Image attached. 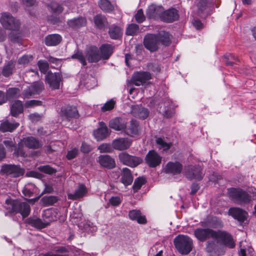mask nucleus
Segmentation results:
<instances>
[{
	"label": "nucleus",
	"instance_id": "nucleus-1",
	"mask_svg": "<svg viewBox=\"0 0 256 256\" xmlns=\"http://www.w3.org/2000/svg\"><path fill=\"white\" fill-rule=\"evenodd\" d=\"M196 237L201 242H204L212 238L213 239H218L221 242L227 247L232 248L235 246L232 236L224 230H214L209 228H198L194 232Z\"/></svg>",
	"mask_w": 256,
	"mask_h": 256
},
{
	"label": "nucleus",
	"instance_id": "nucleus-2",
	"mask_svg": "<svg viewBox=\"0 0 256 256\" xmlns=\"http://www.w3.org/2000/svg\"><path fill=\"white\" fill-rule=\"evenodd\" d=\"M6 202L8 204L6 209L10 213H20L23 218L27 217L30 214V206L26 202L6 200Z\"/></svg>",
	"mask_w": 256,
	"mask_h": 256
},
{
	"label": "nucleus",
	"instance_id": "nucleus-3",
	"mask_svg": "<svg viewBox=\"0 0 256 256\" xmlns=\"http://www.w3.org/2000/svg\"><path fill=\"white\" fill-rule=\"evenodd\" d=\"M174 244L176 250L182 254H188L192 250V240L186 236L179 235L176 236Z\"/></svg>",
	"mask_w": 256,
	"mask_h": 256
},
{
	"label": "nucleus",
	"instance_id": "nucleus-4",
	"mask_svg": "<svg viewBox=\"0 0 256 256\" xmlns=\"http://www.w3.org/2000/svg\"><path fill=\"white\" fill-rule=\"evenodd\" d=\"M44 89L43 82L38 81L24 88L22 92V96L24 98H30L34 95L40 94Z\"/></svg>",
	"mask_w": 256,
	"mask_h": 256
},
{
	"label": "nucleus",
	"instance_id": "nucleus-5",
	"mask_svg": "<svg viewBox=\"0 0 256 256\" xmlns=\"http://www.w3.org/2000/svg\"><path fill=\"white\" fill-rule=\"evenodd\" d=\"M0 22L4 28L12 31L18 30L20 27L19 20L16 19L8 12L2 14Z\"/></svg>",
	"mask_w": 256,
	"mask_h": 256
},
{
	"label": "nucleus",
	"instance_id": "nucleus-6",
	"mask_svg": "<svg viewBox=\"0 0 256 256\" xmlns=\"http://www.w3.org/2000/svg\"><path fill=\"white\" fill-rule=\"evenodd\" d=\"M228 192L230 196L238 204H248L251 200V196L242 189L231 188Z\"/></svg>",
	"mask_w": 256,
	"mask_h": 256
},
{
	"label": "nucleus",
	"instance_id": "nucleus-7",
	"mask_svg": "<svg viewBox=\"0 0 256 256\" xmlns=\"http://www.w3.org/2000/svg\"><path fill=\"white\" fill-rule=\"evenodd\" d=\"M120 162L129 166L134 168L142 162V159L138 156H131L126 152H120L118 154Z\"/></svg>",
	"mask_w": 256,
	"mask_h": 256
},
{
	"label": "nucleus",
	"instance_id": "nucleus-8",
	"mask_svg": "<svg viewBox=\"0 0 256 256\" xmlns=\"http://www.w3.org/2000/svg\"><path fill=\"white\" fill-rule=\"evenodd\" d=\"M151 78V74L148 72H137L133 74L131 81L136 86H140L148 84Z\"/></svg>",
	"mask_w": 256,
	"mask_h": 256
},
{
	"label": "nucleus",
	"instance_id": "nucleus-9",
	"mask_svg": "<svg viewBox=\"0 0 256 256\" xmlns=\"http://www.w3.org/2000/svg\"><path fill=\"white\" fill-rule=\"evenodd\" d=\"M1 172L12 178H18L24 174V170L18 165L4 164L2 166Z\"/></svg>",
	"mask_w": 256,
	"mask_h": 256
},
{
	"label": "nucleus",
	"instance_id": "nucleus-10",
	"mask_svg": "<svg viewBox=\"0 0 256 256\" xmlns=\"http://www.w3.org/2000/svg\"><path fill=\"white\" fill-rule=\"evenodd\" d=\"M185 175L189 180L195 179L198 180L203 178L204 173L199 165L188 166L185 168Z\"/></svg>",
	"mask_w": 256,
	"mask_h": 256
},
{
	"label": "nucleus",
	"instance_id": "nucleus-11",
	"mask_svg": "<svg viewBox=\"0 0 256 256\" xmlns=\"http://www.w3.org/2000/svg\"><path fill=\"white\" fill-rule=\"evenodd\" d=\"M160 44L156 34H147L144 38V46L150 52L156 51L158 48Z\"/></svg>",
	"mask_w": 256,
	"mask_h": 256
},
{
	"label": "nucleus",
	"instance_id": "nucleus-12",
	"mask_svg": "<svg viewBox=\"0 0 256 256\" xmlns=\"http://www.w3.org/2000/svg\"><path fill=\"white\" fill-rule=\"evenodd\" d=\"M214 240L208 242L206 250L210 256H219L220 254L221 246H226L222 244L220 240Z\"/></svg>",
	"mask_w": 256,
	"mask_h": 256
},
{
	"label": "nucleus",
	"instance_id": "nucleus-13",
	"mask_svg": "<svg viewBox=\"0 0 256 256\" xmlns=\"http://www.w3.org/2000/svg\"><path fill=\"white\" fill-rule=\"evenodd\" d=\"M162 157L155 150H150L145 157L146 163L150 168H156L162 162Z\"/></svg>",
	"mask_w": 256,
	"mask_h": 256
},
{
	"label": "nucleus",
	"instance_id": "nucleus-14",
	"mask_svg": "<svg viewBox=\"0 0 256 256\" xmlns=\"http://www.w3.org/2000/svg\"><path fill=\"white\" fill-rule=\"evenodd\" d=\"M164 8L161 6L154 4H150L147 8L146 15L148 18L162 20L164 12Z\"/></svg>",
	"mask_w": 256,
	"mask_h": 256
},
{
	"label": "nucleus",
	"instance_id": "nucleus-15",
	"mask_svg": "<svg viewBox=\"0 0 256 256\" xmlns=\"http://www.w3.org/2000/svg\"><path fill=\"white\" fill-rule=\"evenodd\" d=\"M46 82L52 90L60 88V82L62 80V76L60 72L52 73L49 72L46 77Z\"/></svg>",
	"mask_w": 256,
	"mask_h": 256
},
{
	"label": "nucleus",
	"instance_id": "nucleus-16",
	"mask_svg": "<svg viewBox=\"0 0 256 256\" xmlns=\"http://www.w3.org/2000/svg\"><path fill=\"white\" fill-rule=\"evenodd\" d=\"M85 56L90 63L97 62L102 60L98 48L96 46H90L85 51Z\"/></svg>",
	"mask_w": 256,
	"mask_h": 256
},
{
	"label": "nucleus",
	"instance_id": "nucleus-17",
	"mask_svg": "<svg viewBox=\"0 0 256 256\" xmlns=\"http://www.w3.org/2000/svg\"><path fill=\"white\" fill-rule=\"evenodd\" d=\"M62 116L64 119L70 121L72 119L78 118L80 114L76 107L68 106L62 109Z\"/></svg>",
	"mask_w": 256,
	"mask_h": 256
},
{
	"label": "nucleus",
	"instance_id": "nucleus-18",
	"mask_svg": "<svg viewBox=\"0 0 256 256\" xmlns=\"http://www.w3.org/2000/svg\"><path fill=\"white\" fill-rule=\"evenodd\" d=\"M132 144V141L128 138H120L114 139L112 142V147L118 150H128Z\"/></svg>",
	"mask_w": 256,
	"mask_h": 256
},
{
	"label": "nucleus",
	"instance_id": "nucleus-19",
	"mask_svg": "<svg viewBox=\"0 0 256 256\" xmlns=\"http://www.w3.org/2000/svg\"><path fill=\"white\" fill-rule=\"evenodd\" d=\"M21 142L22 144L30 149H38L41 148L42 144L36 138L32 136H29L24 138Z\"/></svg>",
	"mask_w": 256,
	"mask_h": 256
},
{
	"label": "nucleus",
	"instance_id": "nucleus-20",
	"mask_svg": "<svg viewBox=\"0 0 256 256\" xmlns=\"http://www.w3.org/2000/svg\"><path fill=\"white\" fill-rule=\"evenodd\" d=\"M178 12V10L174 8H169L166 10H164L161 20L168 23L177 20L179 18Z\"/></svg>",
	"mask_w": 256,
	"mask_h": 256
},
{
	"label": "nucleus",
	"instance_id": "nucleus-21",
	"mask_svg": "<svg viewBox=\"0 0 256 256\" xmlns=\"http://www.w3.org/2000/svg\"><path fill=\"white\" fill-rule=\"evenodd\" d=\"M202 226L203 227H210L214 228H220L223 227L224 224L220 218L216 216H210L207 218L202 222Z\"/></svg>",
	"mask_w": 256,
	"mask_h": 256
},
{
	"label": "nucleus",
	"instance_id": "nucleus-22",
	"mask_svg": "<svg viewBox=\"0 0 256 256\" xmlns=\"http://www.w3.org/2000/svg\"><path fill=\"white\" fill-rule=\"evenodd\" d=\"M127 122L122 118L116 117L112 119L109 122V126L117 131H124L126 128Z\"/></svg>",
	"mask_w": 256,
	"mask_h": 256
},
{
	"label": "nucleus",
	"instance_id": "nucleus-23",
	"mask_svg": "<svg viewBox=\"0 0 256 256\" xmlns=\"http://www.w3.org/2000/svg\"><path fill=\"white\" fill-rule=\"evenodd\" d=\"M88 193V189L83 184H80L76 189L74 194H68V198L69 200H77L85 196Z\"/></svg>",
	"mask_w": 256,
	"mask_h": 256
},
{
	"label": "nucleus",
	"instance_id": "nucleus-24",
	"mask_svg": "<svg viewBox=\"0 0 256 256\" xmlns=\"http://www.w3.org/2000/svg\"><path fill=\"white\" fill-rule=\"evenodd\" d=\"M94 135L97 140H102L108 136V130L104 122H100V128L94 131Z\"/></svg>",
	"mask_w": 256,
	"mask_h": 256
},
{
	"label": "nucleus",
	"instance_id": "nucleus-25",
	"mask_svg": "<svg viewBox=\"0 0 256 256\" xmlns=\"http://www.w3.org/2000/svg\"><path fill=\"white\" fill-rule=\"evenodd\" d=\"M182 169V165L178 162L167 163L164 168V172L166 174H171L173 175L180 174Z\"/></svg>",
	"mask_w": 256,
	"mask_h": 256
},
{
	"label": "nucleus",
	"instance_id": "nucleus-26",
	"mask_svg": "<svg viewBox=\"0 0 256 256\" xmlns=\"http://www.w3.org/2000/svg\"><path fill=\"white\" fill-rule=\"evenodd\" d=\"M228 214L234 219L242 222L246 218L248 213L245 210L238 208H232L229 209Z\"/></svg>",
	"mask_w": 256,
	"mask_h": 256
},
{
	"label": "nucleus",
	"instance_id": "nucleus-27",
	"mask_svg": "<svg viewBox=\"0 0 256 256\" xmlns=\"http://www.w3.org/2000/svg\"><path fill=\"white\" fill-rule=\"evenodd\" d=\"M124 132L128 136H133L138 135L140 132V128L138 122L135 120H132Z\"/></svg>",
	"mask_w": 256,
	"mask_h": 256
},
{
	"label": "nucleus",
	"instance_id": "nucleus-28",
	"mask_svg": "<svg viewBox=\"0 0 256 256\" xmlns=\"http://www.w3.org/2000/svg\"><path fill=\"white\" fill-rule=\"evenodd\" d=\"M98 162L103 167L112 169L115 167L116 162L114 158L107 154L100 155L98 156Z\"/></svg>",
	"mask_w": 256,
	"mask_h": 256
},
{
	"label": "nucleus",
	"instance_id": "nucleus-29",
	"mask_svg": "<svg viewBox=\"0 0 256 256\" xmlns=\"http://www.w3.org/2000/svg\"><path fill=\"white\" fill-rule=\"evenodd\" d=\"M62 38L58 34H51L46 36L44 38V44L48 46H56L62 41Z\"/></svg>",
	"mask_w": 256,
	"mask_h": 256
},
{
	"label": "nucleus",
	"instance_id": "nucleus-30",
	"mask_svg": "<svg viewBox=\"0 0 256 256\" xmlns=\"http://www.w3.org/2000/svg\"><path fill=\"white\" fill-rule=\"evenodd\" d=\"M24 112V105L22 101L15 100L10 106V114L12 116L17 117Z\"/></svg>",
	"mask_w": 256,
	"mask_h": 256
},
{
	"label": "nucleus",
	"instance_id": "nucleus-31",
	"mask_svg": "<svg viewBox=\"0 0 256 256\" xmlns=\"http://www.w3.org/2000/svg\"><path fill=\"white\" fill-rule=\"evenodd\" d=\"M120 181L125 186H128L132 184L133 176L129 168H125L122 170Z\"/></svg>",
	"mask_w": 256,
	"mask_h": 256
},
{
	"label": "nucleus",
	"instance_id": "nucleus-32",
	"mask_svg": "<svg viewBox=\"0 0 256 256\" xmlns=\"http://www.w3.org/2000/svg\"><path fill=\"white\" fill-rule=\"evenodd\" d=\"M98 50L102 60H108L113 53V47L108 44H102Z\"/></svg>",
	"mask_w": 256,
	"mask_h": 256
},
{
	"label": "nucleus",
	"instance_id": "nucleus-33",
	"mask_svg": "<svg viewBox=\"0 0 256 256\" xmlns=\"http://www.w3.org/2000/svg\"><path fill=\"white\" fill-rule=\"evenodd\" d=\"M132 113L134 116L144 120L148 116L149 112L147 108L136 106L132 108Z\"/></svg>",
	"mask_w": 256,
	"mask_h": 256
},
{
	"label": "nucleus",
	"instance_id": "nucleus-34",
	"mask_svg": "<svg viewBox=\"0 0 256 256\" xmlns=\"http://www.w3.org/2000/svg\"><path fill=\"white\" fill-rule=\"evenodd\" d=\"M128 216L130 220H136L138 224H144L146 222L145 216H142L140 211L139 210H130L128 213Z\"/></svg>",
	"mask_w": 256,
	"mask_h": 256
},
{
	"label": "nucleus",
	"instance_id": "nucleus-35",
	"mask_svg": "<svg viewBox=\"0 0 256 256\" xmlns=\"http://www.w3.org/2000/svg\"><path fill=\"white\" fill-rule=\"evenodd\" d=\"M15 66L16 62L12 60L5 63L2 68V75L4 77H8L12 75Z\"/></svg>",
	"mask_w": 256,
	"mask_h": 256
},
{
	"label": "nucleus",
	"instance_id": "nucleus-36",
	"mask_svg": "<svg viewBox=\"0 0 256 256\" xmlns=\"http://www.w3.org/2000/svg\"><path fill=\"white\" fill-rule=\"evenodd\" d=\"M86 18L82 17H78L70 20L68 21L67 24L68 26L74 29H77L80 27L86 26Z\"/></svg>",
	"mask_w": 256,
	"mask_h": 256
},
{
	"label": "nucleus",
	"instance_id": "nucleus-37",
	"mask_svg": "<svg viewBox=\"0 0 256 256\" xmlns=\"http://www.w3.org/2000/svg\"><path fill=\"white\" fill-rule=\"evenodd\" d=\"M26 222L28 224L38 229L44 228L48 226V224L43 222L40 218L34 216L27 218Z\"/></svg>",
	"mask_w": 256,
	"mask_h": 256
},
{
	"label": "nucleus",
	"instance_id": "nucleus-38",
	"mask_svg": "<svg viewBox=\"0 0 256 256\" xmlns=\"http://www.w3.org/2000/svg\"><path fill=\"white\" fill-rule=\"evenodd\" d=\"M160 43L166 46H169L171 43V36L166 31L160 30L156 34Z\"/></svg>",
	"mask_w": 256,
	"mask_h": 256
},
{
	"label": "nucleus",
	"instance_id": "nucleus-39",
	"mask_svg": "<svg viewBox=\"0 0 256 256\" xmlns=\"http://www.w3.org/2000/svg\"><path fill=\"white\" fill-rule=\"evenodd\" d=\"M54 250L57 254L48 252L43 254V256H68L67 254L69 250L68 248L63 246H57L54 248Z\"/></svg>",
	"mask_w": 256,
	"mask_h": 256
},
{
	"label": "nucleus",
	"instance_id": "nucleus-40",
	"mask_svg": "<svg viewBox=\"0 0 256 256\" xmlns=\"http://www.w3.org/2000/svg\"><path fill=\"white\" fill-rule=\"evenodd\" d=\"M96 26L99 29H102L107 26L108 22L106 17L102 14H98L94 18Z\"/></svg>",
	"mask_w": 256,
	"mask_h": 256
},
{
	"label": "nucleus",
	"instance_id": "nucleus-41",
	"mask_svg": "<svg viewBox=\"0 0 256 256\" xmlns=\"http://www.w3.org/2000/svg\"><path fill=\"white\" fill-rule=\"evenodd\" d=\"M169 103V102H164L161 103L159 104L158 108V112L162 114L164 116L167 118L172 116V113L168 108Z\"/></svg>",
	"mask_w": 256,
	"mask_h": 256
},
{
	"label": "nucleus",
	"instance_id": "nucleus-42",
	"mask_svg": "<svg viewBox=\"0 0 256 256\" xmlns=\"http://www.w3.org/2000/svg\"><path fill=\"white\" fill-rule=\"evenodd\" d=\"M18 126L19 124L18 122L12 124L6 120L0 124V130L3 132H12L18 128Z\"/></svg>",
	"mask_w": 256,
	"mask_h": 256
},
{
	"label": "nucleus",
	"instance_id": "nucleus-43",
	"mask_svg": "<svg viewBox=\"0 0 256 256\" xmlns=\"http://www.w3.org/2000/svg\"><path fill=\"white\" fill-rule=\"evenodd\" d=\"M108 34L112 39L116 40L121 36L122 32L119 26L112 25L109 28Z\"/></svg>",
	"mask_w": 256,
	"mask_h": 256
},
{
	"label": "nucleus",
	"instance_id": "nucleus-44",
	"mask_svg": "<svg viewBox=\"0 0 256 256\" xmlns=\"http://www.w3.org/2000/svg\"><path fill=\"white\" fill-rule=\"evenodd\" d=\"M98 6L104 12H109L114 10L113 5L108 0H100L98 2Z\"/></svg>",
	"mask_w": 256,
	"mask_h": 256
},
{
	"label": "nucleus",
	"instance_id": "nucleus-45",
	"mask_svg": "<svg viewBox=\"0 0 256 256\" xmlns=\"http://www.w3.org/2000/svg\"><path fill=\"white\" fill-rule=\"evenodd\" d=\"M8 99L18 98L20 95V90L18 88H10L7 90L6 94Z\"/></svg>",
	"mask_w": 256,
	"mask_h": 256
},
{
	"label": "nucleus",
	"instance_id": "nucleus-46",
	"mask_svg": "<svg viewBox=\"0 0 256 256\" xmlns=\"http://www.w3.org/2000/svg\"><path fill=\"white\" fill-rule=\"evenodd\" d=\"M58 200V197L54 196H44L41 199L42 202L46 206H52Z\"/></svg>",
	"mask_w": 256,
	"mask_h": 256
},
{
	"label": "nucleus",
	"instance_id": "nucleus-47",
	"mask_svg": "<svg viewBox=\"0 0 256 256\" xmlns=\"http://www.w3.org/2000/svg\"><path fill=\"white\" fill-rule=\"evenodd\" d=\"M146 180L144 177H139L136 178L132 186V189L134 192H137L146 184Z\"/></svg>",
	"mask_w": 256,
	"mask_h": 256
},
{
	"label": "nucleus",
	"instance_id": "nucleus-48",
	"mask_svg": "<svg viewBox=\"0 0 256 256\" xmlns=\"http://www.w3.org/2000/svg\"><path fill=\"white\" fill-rule=\"evenodd\" d=\"M139 26L135 24L128 25L126 30V34L128 36H134L139 32Z\"/></svg>",
	"mask_w": 256,
	"mask_h": 256
},
{
	"label": "nucleus",
	"instance_id": "nucleus-49",
	"mask_svg": "<svg viewBox=\"0 0 256 256\" xmlns=\"http://www.w3.org/2000/svg\"><path fill=\"white\" fill-rule=\"evenodd\" d=\"M38 65L41 72L46 74L49 68V64L47 61L40 60L38 62Z\"/></svg>",
	"mask_w": 256,
	"mask_h": 256
},
{
	"label": "nucleus",
	"instance_id": "nucleus-50",
	"mask_svg": "<svg viewBox=\"0 0 256 256\" xmlns=\"http://www.w3.org/2000/svg\"><path fill=\"white\" fill-rule=\"evenodd\" d=\"M86 58L82 52H78L72 56V58L76 59L79 60L83 66L86 65Z\"/></svg>",
	"mask_w": 256,
	"mask_h": 256
},
{
	"label": "nucleus",
	"instance_id": "nucleus-51",
	"mask_svg": "<svg viewBox=\"0 0 256 256\" xmlns=\"http://www.w3.org/2000/svg\"><path fill=\"white\" fill-rule=\"evenodd\" d=\"M116 104V102L112 99L108 101L101 108V110L103 112L110 111L114 108Z\"/></svg>",
	"mask_w": 256,
	"mask_h": 256
},
{
	"label": "nucleus",
	"instance_id": "nucleus-52",
	"mask_svg": "<svg viewBox=\"0 0 256 256\" xmlns=\"http://www.w3.org/2000/svg\"><path fill=\"white\" fill-rule=\"evenodd\" d=\"M42 102L39 100H27L24 103V106L26 108H32L36 106H42Z\"/></svg>",
	"mask_w": 256,
	"mask_h": 256
},
{
	"label": "nucleus",
	"instance_id": "nucleus-53",
	"mask_svg": "<svg viewBox=\"0 0 256 256\" xmlns=\"http://www.w3.org/2000/svg\"><path fill=\"white\" fill-rule=\"evenodd\" d=\"M114 148L112 147V144H103L98 147V150L102 152H112Z\"/></svg>",
	"mask_w": 256,
	"mask_h": 256
},
{
	"label": "nucleus",
	"instance_id": "nucleus-54",
	"mask_svg": "<svg viewBox=\"0 0 256 256\" xmlns=\"http://www.w3.org/2000/svg\"><path fill=\"white\" fill-rule=\"evenodd\" d=\"M38 170L44 173L51 174L55 173L56 170L51 166L48 165L40 166Z\"/></svg>",
	"mask_w": 256,
	"mask_h": 256
},
{
	"label": "nucleus",
	"instance_id": "nucleus-55",
	"mask_svg": "<svg viewBox=\"0 0 256 256\" xmlns=\"http://www.w3.org/2000/svg\"><path fill=\"white\" fill-rule=\"evenodd\" d=\"M136 20L138 23L144 22L146 20V16L144 15L142 9H140L137 11V12L134 16Z\"/></svg>",
	"mask_w": 256,
	"mask_h": 256
},
{
	"label": "nucleus",
	"instance_id": "nucleus-56",
	"mask_svg": "<svg viewBox=\"0 0 256 256\" xmlns=\"http://www.w3.org/2000/svg\"><path fill=\"white\" fill-rule=\"evenodd\" d=\"M156 142L160 146V148H163L164 150H168L170 148V144L164 142L162 138H158Z\"/></svg>",
	"mask_w": 256,
	"mask_h": 256
},
{
	"label": "nucleus",
	"instance_id": "nucleus-57",
	"mask_svg": "<svg viewBox=\"0 0 256 256\" xmlns=\"http://www.w3.org/2000/svg\"><path fill=\"white\" fill-rule=\"evenodd\" d=\"M30 186L32 187V186H34L32 184H28L24 188V189L22 190V193L25 196L30 197L33 194V193H34L33 190H32L30 188H28Z\"/></svg>",
	"mask_w": 256,
	"mask_h": 256
},
{
	"label": "nucleus",
	"instance_id": "nucleus-58",
	"mask_svg": "<svg viewBox=\"0 0 256 256\" xmlns=\"http://www.w3.org/2000/svg\"><path fill=\"white\" fill-rule=\"evenodd\" d=\"M148 68L150 70L154 72H159L160 70V68L158 62H150L148 64Z\"/></svg>",
	"mask_w": 256,
	"mask_h": 256
},
{
	"label": "nucleus",
	"instance_id": "nucleus-59",
	"mask_svg": "<svg viewBox=\"0 0 256 256\" xmlns=\"http://www.w3.org/2000/svg\"><path fill=\"white\" fill-rule=\"evenodd\" d=\"M50 7L54 12L60 13L63 10L62 6L56 2H52L50 5Z\"/></svg>",
	"mask_w": 256,
	"mask_h": 256
},
{
	"label": "nucleus",
	"instance_id": "nucleus-60",
	"mask_svg": "<svg viewBox=\"0 0 256 256\" xmlns=\"http://www.w3.org/2000/svg\"><path fill=\"white\" fill-rule=\"evenodd\" d=\"M110 203L113 206H118L122 202L121 198L120 196H112L110 199Z\"/></svg>",
	"mask_w": 256,
	"mask_h": 256
},
{
	"label": "nucleus",
	"instance_id": "nucleus-61",
	"mask_svg": "<svg viewBox=\"0 0 256 256\" xmlns=\"http://www.w3.org/2000/svg\"><path fill=\"white\" fill-rule=\"evenodd\" d=\"M78 154V149L74 148L68 152L66 158L70 160L75 158Z\"/></svg>",
	"mask_w": 256,
	"mask_h": 256
},
{
	"label": "nucleus",
	"instance_id": "nucleus-62",
	"mask_svg": "<svg viewBox=\"0 0 256 256\" xmlns=\"http://www.w3.org/2000/svg\"><path fill=\"white\" fill-rule=\"evenodd\" d=\"M208 4L206 0H200L198 4V7L200 12H204L206 10Z\"/></svg>",
	"mask_w": 256,
	"mask_h": 256
},
{
	"label": "nucleus",
	"instance_id": "nucleus-63",
	"mask_svg": "<svg viewBox=\"0 0 256 256\" xmlns=\"http://www.w3.org/2000/svg\"><path fill=\"white\" fill-rule=\"evenodd\" d=\"M47 59L50 63L55 64L56 66H58L60 64L62 60L54 58L52 56H49L47 58Z\"/></svg>",
	"mask_w": 256,
	"mask_h": 256
},
{
	"label": "nucleus",
	"instance_id": "nucleus-64",
	"mask_svg": "<svg viewBox=\"0 0 256 256\" xmlns=\"http://www.w3.org/2000/svg\"><path fill=\"white\" fill-rule=\"evenodd\" d=\"M44 186L45 188L44 191L42 192V194H50L54 192V188L52 184H46Z\"/></svg>",
	"mask_w": 256,
	"mask_h": 256
}]
</instances>
